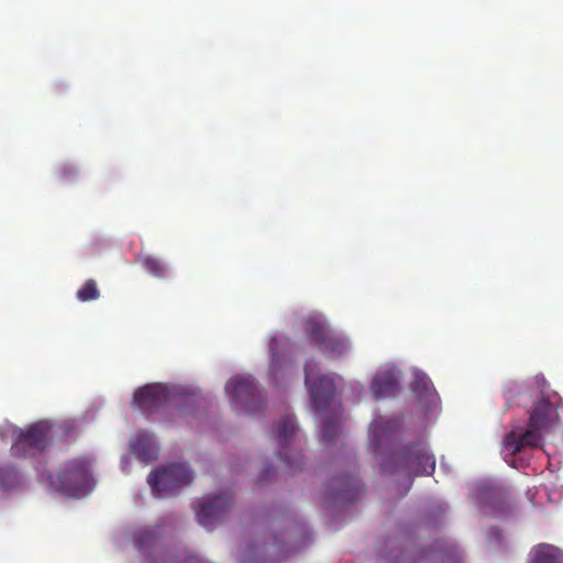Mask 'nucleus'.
<instances>
[{
    "mask_svg": "<svg viewBox=\"0 0 563 563\" xmlns=\"http://www.w3.org/2000/svg\"><path fill=\"white\" fill-rule=\"evenodd\" d=\"M320 352L330 357H340L345 352V342L342 338L325 339L323 341H310Z\"/></svg>",
    "mask_w": 563,
    "mask_h": 563,
    "instance_id": "19",
    "label": "nucleus"
},
{
    "mask_svg": "<svg viewBox=\"0 0 563 563\" xmlns=\"http://www.w3.org/2000/svg\"><path fill=\"white\" fill-rule=\"evenodd\" d=\"M100 297V291L96 287V283L92 279L86 280L78 290H76V299L80 302H88L97 300Z\"/></svg>",
    "mask_w": 563,
    "mask_h": 563,
    "instance_id": "21",
    "label": "nucleus"
},
{
    "mask_svg": "<svg viewBox=\"0 0 563 563\" xmlns=\"http://www.w3.org/2000/svg\"><path fill=\"white\" fill-rule=\"evenodd\" d=\"M325 495L333 504H351L363 496V484L350 473L342 474L325 485Z\"/></svg>",
    "mask_w": 563,
    "mask_h": 563,
    "instance_id": "9",
    "label": "nucleus"
},
{
    "mask_svg": "<svg viewBox=\"0 0 563 563\" xmlns=\"http://www.w3.org/2000/svg\"><path fill=\"white\" fill-rule=\"evenodd\" d=\"M143 268L150 275L162 278L166 275V266L163 262L154 256H147L143 260Z\"/></svg>",
    "mask_w": 563,
    "mask_h": 563,
    "instance_id": "22",
    "label": "nucleus"
},
{
    "mask_svg": "<svg viewBox=\"0 0 563 563\" xmlns=\"http://www.w3.org/2000/svg\"><path fill=\"white\" fill-rule=\"evenodd\" d=\"M285 340L280 338L271 339L269 352H271V365L269 373L273 378H276L278 372L282 371L285 364L284 356Z\"/></svg>",
    "mask_w": 563,
    "mask_h": 563,
    "instance_id": "18",
    "label": "nucleus"
},
{
    "mask_svg": "<svg viewBox=\"0 0 563 563\" xmlns=\"http://www.w3.org/2000/svg\"><path fill=\"white\" fill-rule=\"evenodd\" d=\"M399 389V379L393 368L378 371L371 382V394L377 399L391 398Z\"/></svg>",
    "mask_w": 563,
    "mask_h": 563,
    "instance_id": "12",
    "label": "nucleus"
},
{
    "mask_svg": "<svg viewBox=\"0 0 563 563\" xmlns=\"http://www.w3.org/2000/svg\"><path fill=\"white\" fill-rule=\"evenodd\" d=\"M225 394L235 410L253 413L263 408V398L252 376L231 377L225 385Z\"/></svg>",
    "mask_w": 563,
    "mask_h": 563,
    "instance_id": "7",
    "label": "nucleus"
},
{
    "mask_svg": "<svg viewBox=\"0 0 563 563\" xmlns=\"http://www.w3.org/2000/svg\"><path fill=\"white\" fill-rule=\"evenodd\" d=\"M168 404V391L159 384H147L133 394V406L143 415L151 417Z\"/></svg>",
    "mask_w": 563,
    "mask_h": 563,
    "instance_id": "10",
    "label": "nucleus"
},
{
    "mask_svg": "<svg viewBox=\"0 0 563 563\" xmlns=\"http://www.w3.org/2000/svg\"><path fill=\"white\" fill-rule=\"evenodd\" d=\"M305 336L309 342L340 339L321 316H309L303 321Z\"/></svg>",
    "mask_w": 563,
    "mask_h": 563,
    "instance_id": "13",
    "label": "nucleus"
},
{
    "mask_svg": "<svg viewBox=\"0 0 563 563\" xmlns=\"http://www.w3.org/2000/svg\"><path fill=\"white\" fill-rule=\"evenodd\" d=\"M412 393L417 394L418 400L426 405H430L437 398L434 388H432L431 379L423 373H418L412 379Z\"/></svg>",
    "mask_w": 563,
    "mask_h": 563,
    "instance_id": "16",
    "label": "nucleus"
},
{
    "mask_svg": "<svg viewBox=\"0 0 563 563\" xmlns=\"http://www.w3.org/2000/svg\"><path fill=\"white\" fill-rule=\"evenodd\" d=\"M162 533L163 528L159 525L145 526L133 533V543H135L136 550L144 553L155 547Z\"/></svg>",
    "mask_w": 563,
    "mask_h": 563,
    "instance_id": "15",
    "label": "nucleus"
},
{
    "mask_svg": "<svg viewBox=\"0 0 563 563\" xmlns=\"http://www.w3.org/2000/svg\"><path fill=\"white\" fill-rule=\"evenodd\" d=\"M232 499L229 494H221L211 498H202L196 509L197 522L202 528L211 530L213 525L221 520L231 508Z\"/></svg>",
    "mask_w": 563,
    "mask_h": 563,
    "instance_id": "11",
    "label": "nucleus"
},
{
    "mask_svg": "<svg viewBox=\"0 0 563 563\" xmlns=\"http://www.w3.org/2000/svg\"><path fill=\"white\" fill-rule=\"evenodd\" d=\"M380 470L386 474L409 473L415 476H428L434 470V457L426 444L411 443L380 464Z\"/></svg>",
    "mask_w": 563,
    "mask_h": 563,
    "instance_id": "4",
    "label": "nucleus"
},
{
    "mask_svg": "<svg viewBox=\"0 0 563 563\" xmlns=\"http://www.w3.org/2000/svg\"><path fill=\"white\" fill-rule=\"evenodd\" d=\"M528 428L515 429L507 433L504 448L511 454L522 452L525 449H534L540 442V432L547 430L558 419V411L547 396L541 395L530 408Z\"/></svg>",
    "mask_w": 563,
    "mask_h": 563,
    "instance_id": "2",
    "label": "nucleus"
},
{
    "mask_svg": "<svg viewBox=\"0 0 563 563\" xmlns=\"http://www.w3.org/2000/svg\"><path fill=\"white\" fill-rule=\"evenodd\" d=\"M55 490L70 497L89 493L95 485L92 479V463L84 456H75L63 463L55 479L49 476Z\"/></svg>",
    "mask_w": 563,
    "mask_h": 563,
    "instance_id": "3",
    "label": "nucleus"
},
{
    "mask_svg": "<svg viewBox=\"0 0 563 563\" xmlns=\"http://www.w3.org/2000/svg\"><path fill=\"white\" fill-rule=\"evenodd\" d=\"M186 563H210V562L203 561L198 556H189L188 560H186Z\"/></svg>",
    "mask_w": 563,
    "mask_h": 563,
    "instance_id": "23",
    "label": "nucleus"
},
{
    "mask_svg": "<svg viewBox=\"0 0 563 563\" xmlns=\"http://www.w3.org/2000/svg\"><path fill=\"white\" fill-rule=\"evenodd\" d=\"M268 472H271V468L265 470L262 472V475H260V481L265 482L268 479Z\"/></svg>",
    "mask_w": 563,
    "mask_h": 563,
    "instance_id": "24",
    "label": "nucleus"
},
{
    "mask_svg": "<svg viewBox=\"0 0 563 563\" xmlns=\"http://www.w3.org/2000/svg\"><path fill=\"white\" fill-rule=\"evenodd\" d=\"M157 563H179V560L177 558H169L165 561H161V562H157Z\"/></svg>",
    "mask_w": 563,
    "mask_h": 563,
    "instance_id": "25",
    "label": "nucleus"
},
{
    "mask_svg": "<svg viewBox=\"0 0 563 563\" xmlns=\"http://www.w3.org/2000/svg\"><path fill=\"white\" fill-rule=\"evenodd\" d=\"M275 439L278 443V459L288 465V471L296 472L300 468L302 455H300V451L294 449L298 443L295 417L286 415L278 420L275 424Z\"/></svg>",
    "mask_w": 563,
    "mask_h": 563,
    "instance_id": "8",
    "label": "nucleus"
},
{
    "mask_svg": "<svg viewBox=\"0 0 563 563\" xmlns=\"http://www.w3.org/2000/svg\"><path fill=\"white\" fill-rule=\"evenodd\" d=\"M313 379V367L305 365V385L309 386L310 405L312 409L323 416L322 440L331 443L340 433L338 410L340 406L334 400V377L321 375Z\"/></svg>",
    "mask_w": 563,
    "mask_h": 563,
    "instance_id": "1",
    "label": "nucleus"
},
{
    "mask_svg": "<svg viewBox=\"0 0 563 563\" xmlns=\"http://www.w3.org/2000/svg\"><path fill=\"white\" fill-rule=\"evenodd\" d=\"M532 563H558V549L549 544H540L532 554Z\"/></svg>",
    "mask_w": 563,
    "mask_h": 563,
    "instance_id": "20",
    "label": "nucleus"
},
{
    "mask_svg": "<svg viewBox=\"0 0 563 563\" xmlns=\"http://www.w3.org/2000/svg\"><path fill=\"white\" fill-rule=\"evenodd\" d=\"M49 444L51 424L46 420H38L15 433L14 443H12L10 452H12L14 457L34 460L41 456L49 448Z\"/></svg>",
    "mask_w": 563,
    "mask_h": 563,
    "instance_id": "5",
    "label": "nucleus"
},
{
    "mask_svg": "<svg viewBox=\"0 0 563 563\" xmlns=\"http://www.w3.org/2000/svg\"><path fill=\"white\" fill-rule=\"evenodd\" d=\"M192 482V472L184 463L165 465L150 473L148 485L157 497L174 495Z\"/></svg>",
    "mask_w": 563,
    "mask_h": 563,
    "instance_id": "6",
    "label": "nucleus"
},
{
    "mask_svg": "<svg viewBox=\"0 0 563 563\" xmlns=\"http://www.w3.org/2000/svg\"><path fill=\"white\" fill-rule=\"evenodd\" d=\"M131 453L135 454L136 460L143 463H151L157 460L158 450L150 434L140 432L131 441Z\"/></svg>",
    "mask_w": 563,
    "mask_h": 563,
    "instance_id": "14",
    "label": "nucleus"
},
{
    "mask_svg": "<svg viewBox=\"0 0 563 563\" xmlns=\"http://www.w3.org/2000/svg\"><path fill=\"white\" fill-rule=\"evenodd\" d=\"M23 483L21 473L10 463L0 462V488L4 492L15 489Z\"/></svg>",
    "mask_w": 563,
    "mask_h": 563,
    "instance_id": "17",
    "label": "nucleus"
}]
</instances>
